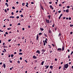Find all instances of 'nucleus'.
I'll return each mask as SVG.
<instances>
[{"label": "nucleus", "mask_w": 73, "mask_h": 73, "mask_svg": "<svg viewBox=\"0 0 73 73\" xmlns=\"http://www.w3.org/2000/svg\"><path fill=\"white\" fill-rule=\"evenodd\" d=\"M68 64H65L64 65V68H68Z\"/></svg>", "instance_id": "f257e3e1"}, {"label": "nucleus", "mask_w": 73, "mask_h": 73, "mask_svg": "<svg viewBox=\"0 0 73 73\" xmlns=\"http://www.w3.org/2000/svg\"><path fill=\"white\" fill-rule=\"evenodd\" d=\"M46 21L47 23H49V20H47V19H46Z\"/></svg>", "instance_id": "f03ea898"}, {"label": "nucleus", "mask_w": 73, "mask_h": 73, "mask_svg": "<svg viewBox=\"0 0 73 73\" xmlns=\"http://www.w3.org/2000/svg\"><path fill=\"white\" fill-rule=\"evenodd\" d=\"M64 48H65V46H64L63 45L62 48V51H64Z\"/></svg>", "instance_id": "7ed1b4c3"}, {"label": "nucleus", "mask_w": 73, "mask_h": 73, "mask_svg": "<svg viewBox=\"0 0 73 73\" xmlns=\"http://www.w3.org/2000/svg\"><path fill=\"white\" fill-rule=\"evenodd\" d=\"M50 8L51 9H52V10H53V9H54V8H53V6H52V5H50Z\"/></svg>", "instance_id": "20e7f679"}, {"label": "nucleus", "mask_w": 73, "mask_h": 73, "mask_svg": "<svg viewBox=\"0 0 73 73\" xmlns=\"http://www.w3.org/2000/svg\"><path fill=\"white\" fill-rule=\"evenodd\" d=\"M40 7L42 9V10H44V9L43 8V7L41 5H40Z\"/></svg>", "instance_id": "39448f33"}, {"label": "nucleus", "mask_w": 73, "mask_h": 73, "mask_svg": "<svg viewBox=\"0 0 73 73\" xmlns=\"http://www.w3.org/2000/svg\"><path fill=\"white\" fill-rule=\"evenodd\" d=\"M69 9H66V12H67V13H69Z\"/></svg>", "instance_id": "423d86ee"}, {"label": "nucleus", "mask_w": 73, "mask_h": 73, "mask_svg": "<svg viewBox=\"0 0 73 73\" xmlns=\"http://www.w3.org/2000/svg\"><path fill=\"white\" fill-rule=\"evenodd\" d=\"M62 50V49L61 48H58L57 49V50L58 51H60V50L61 51Z\"/></svg>", "instance_id": "0eeeda50"}, {"label": "nucleus", "mask_w": 73, "mask_h": 73, "mask_svg": "<svg viewBox=\"0 0 73 73\" xmlns=\"http://www.w3.org/2000/svg\"><path fill=\"white\" fill-rule=\"evenodd\" d=\"M41 52H45V50L44 49H43L41 50Z\"/></svg>", "instance_id": "6e6552de"}, {"label": "nucleus", "mask_w": 73, "mask_h": 73, "mask_svg": "<svg viewBox=\"0 0 73 73\" xmlns=\"http://www.w3.org/2000/svg\"><path fill=\"white\" fill-rule=\"evenodd\" d=\"M50 69L52 70V69H53V66H50Z\"/></svg>", "instance_id": "1a4fd4ad"}, {"label": "nucleus", "mask_w": 73, "mask_h": 73, "mask_svg": "<svg viewBox=\"0 0 73 73\" xmlns=\"http://www.w3.org/2000/svg\"><path fill=\"white\" fill-rule=\"evenodd\" d=\"M33 58L34 59H36V58H37V57L36 56H34L33 57Z\"/></svg>", "instance_id": "9d476101"}, {"label": "nucleus", "mask_w": 73, "mask_h": 73, "mask_svg": "<svg viewBox=\"0 0 73 73\" xmlns=\"http://www.w3.org/2000/svg\"><path fill=\"white\" fill-rule=\"evenodd\" d=\"M37 53H38V54H40V52L39 50H37Z\"/></svg>", "instance_id": "9b49d317"}, {"label": "nucleus", "mask_w": 73, "mask_h": 73, "mask_svg": "<svg viewBox=\"0 0 73 73\" xmlns=\"http://www.w3.org/2000/svg\"><path fill=\"white\" fill-rule=\"evenodd\" d=\"M5 5H7V7H8V6H9V5H8V3H6L5 4Z\"/></svg>", "instance_id": "f8f14e48"}, {"label": "nucleus", "mask_w": 73, "mask_h": 73, "mask_svg": "<svg viewBox=\"0 0 73 73\" xmlns=\"http://www.w3.org/2000/svg\"><path fill=\"white\" fill-rule=\"evenodd\" d=\"M9 18H12V19H13V18H15V17L14 16H10L9 17Z\"/></svg>", "instance_id": "ddd939ff"}, {"label": "nucleus", "mask_w": 73, "mask_h": 73, "mask_svg": "<svg viewBox=\"0 0 73 73\" xmlns=\"http://www.w3.org/2000/svg\"><path fill=\"white\" fill-rule=\"evenodd\" d=\"M41 31H44V29L41 27L40 28Z\"/></svg>", "instance_id": "4468645a"}, {"label": "nucleus", "mask_w": 73, "mask_h": 73, "mask_svg": "<svg viewBox=\"0 0 73 73\" xmlns=\"http://www.w3.org/2000/svg\"><path fill=\"white\" fill-rule=\"evenodd\" d=\"M47 17L49 19H50V15L48 16Z\"/></svg>", "instance_id": "2eb2a0df"}, {"label": "nucleus", "mask_w": 73, "mask_h": 73, "mask_svg": "<svg viewBox=\"0 0 73 73\" xmlns=\"http://www.w3.org/2000/svg\"><path fill=\"white\" fill-rule=\"evenodd\" d=\"M38 35H37V40H38Z\"/></svg>", "instance_id": "dca6fc26"}, {"label": "nucleus", "mask_w": 73, "mask_h": 73, "mask_svg": "<svg viewBox=\"0 0 73 73\" xmlns=\"http://www.w3.org/2000/svg\"><path fill=\"white\" fill-rule=\"evenodd\" d=\"M48 46H49V48H50H50H52V47H51V46H50V45L49 44L48 45Z\"/></svg>", "instance_id": "f3484780"}, {"label": "nucleus", "mask_w": 73, "mask_h": 73, "mask_svg": "<svg viewBox=\"0 0 73 73\" xmlns=\"http://www.w3.org/2000/svg\"><path fill=\"white\" fill-rule=\"evenodd\" d=\"M25 3H22L23 7V6H24V5H25Z\"/></svg>", "instance_id": "a211bd4d"}, {"label": "nucleus", "mask_w": 73, "mask_h": 73, "mask_svg": "<svg viewBox=\"0 0 73 73\" xmlns=\"http://www.w3.org/2000/svg\"><path fill=\"white\" fill-rule=\"evenodd\" d=\"M19 55H22V54H23V53H21V52L19 53Z\"/></svg>", "instance_id": "6ab92c4d"}, {"label": "nucleus", "mask_w": 73, "mask_h": 73, "mask_svg": "<svg viewBox=\"0 0 73 73\" xmlns=\"http://www.w3.org/2000/svg\"><path fill=\"white\" fill-rule=\"evenodd\" d=\"M67 8H70V6H68L67 7H66Z\"/></svg>", "instance_id": "aec40b11"}, {"label": "nucleus", "mask_w": 73, "mask_h": 73, "mask_svg": "<svg viewBox=\"0 0 73 73\" xmlns=\"http://www.w3.org/2000/svg\"><path fill=\"white\" fill-rule=\"evenodd\" d=\"M42 35V33H40L39 34V36H40V35Z\"/></svg>", "instance_id": "412c9836"}, {"label": "nucleus", "mask_w": 73, "mask_h": 73, "mask_svg": "<svg viewBox=\"0 0 73 73\" xmlns=\"http://www.w3.org/2000/svg\"><path fill=\"white\" fill-rule=\"evenodd\" d=\"M61 35V34H60V33L58 35V37L60 36Z\"/></svg>", "instance_id": "4be33fe9"}, {"label": "nucleus", "mask_w": 73, "mask_h": 73, "mask_svg": "<svg viewBox=\"0 0 73 73\" xmlns=\"http://www.w3.org/2000/svg\"><path fill=\"white\" fill-rule=\"evenodd\" d=\"M3 66L4 67V68H5V64H3Z\"/></svg>", "instance_id": "5701e85b"}, {"label": "nucleus", "mask_w": 73, "mask_h": 73, "mask_svg": "<svg viewBox=\"0 0 73 73\" xmlns=\"http://www.w3.org/2000/svg\"><path fill=\"white\" fill-rule=\"evenodd\" d=\"M44 62L43 61L41 63V64H44Z\"/></svg>", "instance_id": "b1692460"}, {"label": "nucleus", "mask_w": 73, "mask_h": 73, "mask_svg": "<svg viewBox=\"0 0 73 73\" xmlns=\"http://www.w3.org/2000/svg\"><path fill=\"white\" fill-rule=\"evenodd\" d=\"M10 29H11V28H8L7 29V30H10Z\"/></svg>", "instance_id": "393cba45"}, {"label": "nucleus", "mask_w": 73, "mask_h": 73, "mask_svg": "<svg viewBox=\"0 0 73 73\" xmlns=\"http://www.w3.org/2000/svg\"><path fill=\"white\" fill-rule=\"evenodd\" d=\"M48 68L49 66H46V69H48Z\"/></svg>", "instance_id": "a878e982"}, {"label": "nucleus", "mask_w": 73, "mask_h": 73, "mask_svg": "<svg viewBox=\"0 0 73 73\" xmlns=\"http://www.w3.org/2000/svg\"><path fill=\"white\" fill-rule=\"evenodd\" d=\"M70 26L71 27H73V25L71 24L70 25Z\"/></svg>", "instance_id": "bb28decb"}, {"label": "nucleus", "mask_w": 73, "mask_h": 73, "mask_svg": "<svg viewBox=\"0 0 73 73\" xmlns=\"http://www.w3.org/2000/svg\"><path fill=\"white\" fill-rule=\"evenodd\" d=\"M44 35L45 36V37H47V35H46V34L44 33Z\"/></svg>", "instance_id": "cd10ccee"}, {"label": "nucleus", "mask_w": 73, "mask_h": 73, "mask_svg": "<svg viewBox=\"0 0 73 73\" xmlns=\"http://www.w3.org/2000/svg\"><path fill=\"white\" fill-rule=\"evenodd\" d=\"M11 57H13V54H11Z\"/></svg>", "instance_id": "c85d7f7f"}, {"label": "nucleus", "mask_w": 73, "mask_h": 73, "mask_svg": "<svg viewBox=\"0 0 73 73\" xmlns=\"http://www.w3.org/2000/svg\"><path fill=\"white\" fill-rule=\"evenodd\" d=\"M73 53V51H72L71 53V55H72V54Z\"/></svg>", "instance_id": "c756f323"}, {"label": "nucleus", "mask_w": 73, "mask_h": 73, "mask_svg": "<svg viewBox=\"0 0 73 73\" xmlns=\"http://www.w3.org/2000/svg\"><path fill=\"white\" fill-rule=\"evenodd\" d=\"M31 4H34V2H32L31 3Z\"/></svg>", "instance_id": "7c9ffc66"}, {"label": "nucleus", "mask_w": 73, "mask_h": 73, "mask_svg": "<svg viewBox=\"0 0 73 73\" xmlns=\"http://www.w3.org/2000/svg\"><path fill=\"white\" fill-rule=\"evenodd\" d=\"M67 51L68 52H70V50L69 49H68Z\"/></svg>", "instance_id": "2f4dec72"}, {"label": "nucleus", "mask_w": 73, "mask_h": 73, "mask_svg": "<svg viewBox=\"0 0 73 73\" xmlns=\"http://www.w3.org/2000/svg\"><path fill=\"white\" fill-rule=\"evenodd\" d=\"M55 60L56 61H57V58H56L55 59Z\"/></svg>", "instance_id": "473e14b6"}, {"label": "nucleus", "mask_w": 73, "mask_h": 73, "mask_svg": "<svg viewBox=\"0 0 73 73\" xmlns=\"http://www.w3.org/2000/svg\"><path fill=\"white\" fill-rule=\"evenodd\" d=\"M44 41L45 43H47V40H45Z\"/></svg>", "instance_id": "72a5a7b5"}, {"label": "nucleus", "mask_w": 73, "mask_h": 73, "mask_svg": "<svg viewBox=\"0 0 73 73\" xmlns=\"http://www.w3.org/2000/svg\"><path fill=\"white\" fill-rule=\"evenodd\" d=\"M5 34H6V35H8V32H6Z\"/></svg>", "instance_id": "f704fd0d"}, {"label": "nucleus", "mask_w": 73, "mask_h": 73, "mask_svg": "<svg viewBox=\"0 0 73 73\" xmlns=\"http://www.w3.org/2000/svg\"><path fill=\"white\" fill-rule=\"evenodd\" d=\"M61 68V66H60L59 67V69H60Z\"/></svg>", "instance_id": "c9c22d12"}, {"label": "nucleus", "mask_w": 73, "mask_h": 73, "mask_svg": "<svg viewBox=\"0 0 73 73\" xmlns=\"http://www.w3.org/2000/svg\"><path fill=\"white\" fill-rule=\"evenodd\" d=\"M5 12H6V13H7V10H6V9H5Z\"/></svg>", "instance_id": "e433bc0d"}, {"label": "nucleus", "mask_w": 73, "mask_h": 73, "mask_svg": "<svg viewBox=\"0 0 73 73\" xmlns=\"http://www.w3.org/2000/svg\"><path fill=\"white\" fill-rule=\"evenodd\" d=\"M70 35H72V34H73V32H71L70 33Z\"/></svg>", "instance_id": "4c0bfd02"}, {"label": "nucleus", "mask_w": 73, "mask_h": 73, "mask_svg": "<svg viewBox=\"0 0 73 73\" xmlns=\"http://www.w3.org/2000/svg\"><path fill=\"white\" fill-rule=\"evenodd\" d=\"M11 41V39H9V40H8V41L9 42H10V41Z\"/></svg>", "instance_id": "58836bf2"}, {"label": "nucleus", "mask_w": 73, "mask_h": 73, "mask_svg": "<svg viewBox=\"0 0 73 73\" xmlns=\"http://www.w3.org/2000/svg\"><path fill=\"white\" fill-rule=\"evenodd\" d=\"M62 16V14H61L60 16V17H61V16Z\"/></svg>", "instance_id": "ea45409f"}, {"label": "nucleus", "mask_w": 73, "mask_h": 73, "mask_svg": "<svg viewBox=\"0 0 73 73\" xmlns=\"http://www.w3.org/2000/svg\"><path fill=\"white\" fill-rule=\"evenodd\" d=\"M70 55H68V58H70Z\"/></svg>", "instance_id": "a19ab883"}, {"label": "nucleus", "mask_w": 73, "mask_h": 73, "mask_svg": "<svg viewBox=\"0 0 73 73\" xmlns=\"http://www.w3.org/2000/svg\"><path fill=\"white\" fill-rule=\"evenodd\" d=\"M49 33H51V31H50V30H49Z\"/></svg>", "instance_id": "79ce46f5"}, {"label": "nucleus", "mask_w": 73, "mask_h": 73, "mask_svg": "<svg viewBox=\"0 0 73 73\" xmlns=\"http://www.w3.org/2000/svg\"><path fill=\"white\" fill-rule=\"evenodd\" d=\"M16 19H19V16H17V17H16Z\"/></svg>", "instance_id": "37998d69"}, {"label": "nucleus", "mask_w": 73, "mask_h": 73, "mask_svg": "<svg viewBox=\"0 0 73 73\" xmlns=\"http://www.w3.org/2000/svg\"><path fill=\"white\" fill-rule=\"evenodd\" d=\"M13 67H12V68H10V70H12V68H13Z\"/></svg>", "instance_id": "c03bdc74"}, {"label": "nucleus", "mask_w": 73, "mask_h": 73, "mask_svg": "<svg viewBox=\"0 0 73 73\" xmlns=\"http://www.w3.org/2000/svg\"><path fill=\"white\" fill-rule=\"evenodd\" d=\"M49 3L50 4H52V2H49Z\"/></svg>", "instance_id": "a18cd8bd"}, {"label": "nucleus", "mask_w": 73, "mask_h": 73, "mask_svg": "<svg viewBox=\"0 0 73 73\" xmlns=\"http://www.w3.org/2000/svg\"><path fill=\"white\" fill-rule=\"evenodd\" d=\"M61 11H58V13H61Z\"/></svg>", "instance_id": "49530a36"}, {"label": "nucleus", "mask_w": 73, "mask_h": 73, "mask_svg": "<svg viewBox=\"0 0 73 73\" xmlns=\"http://www.w3.org/2000/svg\"><path fill=\"white\" fill-rule=\"evenodd\" d=\"M21 17H23V15H21Z\"/></svg>", "instance_id": "de8ad7c7"}, {"label": "nucleus", "mask_w": 73, "mask_h": 73, "mask_svg": "<svg viewBox=\"0 0 73 73\" xmlns=\"http://www.w3.org/2000/svg\"><path fill=\"white\" fill-rule=\"evenodd\" d=\"M17 25H20V23H19Z\"/></svg>", "instance_id": "09e8293b"}, {"label": "nucleus", "mask_w": 73, "mask_h": 73, "mask_svg": "<svg viewBox=\"0 0 73 73\" xmlns=\"http://www.w3.org/2000/svg\"><path fill=\"white\" fill-rule=\"evenodd\" d=\"M12 8H13V9H15V7H12Z\"/></svg>", "instance_id": "8fccbe9b"}, {"label": "nucleus", "mask_w": 73, "mask_h": 73, "mask_svg": "<svg viewBox=\"0 0 73 73\" xmlns=\"http://www.w3.org/2000/svg\"><path fill=\"white\" fill-rule=\"evenodd\" d=\"M22 51V50L21 49H19V52H21Z\"/></svg>", "instance_id": "3c124183"}, {"label": "nucleus", "mask_w": 73, "mask_h": 73, "mask_svg": "<svg viewBox=\"0 0 73 73\" xmlns=\"http://www.w3.org/2000/svg\"><path fill=\"white\" fill-rule=\"evenodd\" d=\"M52 27H54V24H53V25L52 26Z\"/></svg>", "instance_id": "603ef678"}, {"label": "nucleus", "mask_w": 73, "mask_h": 73, "mask_svg": "<svg viewBox=\"0 0 73 73\" xmlns=\"http://www.w3.org/2000/svg\"><path fill=\"white\" fill-rule=\"evenodd\" d=\"M52 46H55V45H54V44H52Z\"/></svg>", "instance_id": "864d4df0"}, {"label": "nucleus", "mask_w": 73, "mask_h": 73, "mask_svg": "<svg viewBox=\"0 0 73 73\" xmlns=\"http://www.w3.org/2000/svg\"><path fill=\"white\" fill-rule=\"evenodd\" d=\"M69 20H71V18L70 17H69Z\"/></svg>", "instance_id": "5fc2aeb1"}, {"label": "nucleus", "mask_w": 73, "mask_h": 73, "mask_svg": "<svg viewBox=\"0 0 73 73\" xmlns=\"http://www.w3.org/2000/svg\"><path fill=\"white\" fill-rule=\"evenodd\" d=\"M55 31H57V27H55Z\"/></svg>", "instance_id": "6e6d98bb"}, {"label": "nucleus", "mask_w": 73, "mask_h": 73, "mask_svg": "<svg viewBox=\"0 0 73 73\" xmlns=\"http://www.w3.org/2000/svg\"><path fill=\"white\" fill-rule=\"evenodd\" d=\"M20 60H22V57H21L20 58Z\"/></svg>", "instance_id": "4d7b16f0"}, {"label": "nucleus", "mask_w": 73, "mask_h": 73, "mask_svg": "<svg viewBox=\"0 0 73 73\" xmlns=\"http://www.w3.org/2000/svg\"><path fill=\"white\" fill-rule=\"evenodd\" d=\"M46 44L45 43V42L44 43V46H45V45Z\"/></svg>", "instance_id": "13d9d810"}, {"label": "nucleus", "mask_w": 73, "mask_h": 73, "mask_svg": "<svg viewBox=\"0 0 73 73\" xmlns=\"http://www.w3.org/2000/svg\"><path fill=\"white\" fill-rule=\"evenodd\" d=\"M18 64H20V61H18Z\"/></svg>", "instance_id": "bf43d9fd"}, {"label": "nucleus", "mask_w": 73, "mask_h": 73, "mask_svg": "<svg viewBox=\"0 0 73 73\" xmlns=\"http://www.w3.org/2000/svg\"><path fill=\"white\" fill-rule=\"evenodd\" d=\"M13 14H14V13H13V12H12L11 13V15H13Z\"/></svg>", "instance_id": "052dcab7"}, {"label": "nucleus", "mask_w": 73, "mask_h": 73, "mask_svg": "<svg viewBox=\"0 0 73 73\" xmlns=\"http://www.w3.org/2000/svg\"><path fill=\"white\" fill-rule=\"evenodd\" d=\"M17 53L16 52H14V54H16Z\"/></svg>", "instance_id": "680f3d73"}, {"label": "nucleus", "mask_w": 73, "mask_h": 73, "mask_svg": "<svg viewBox=\"0 0 73 73\" xmlns=\"http://www.w3.org/2000/svg\"><path fill=\"white\" fill-rule=\"evenodd\" d=\"M63 12H66V11H65V10H64L63 11Z\"/></svg>", "instance_id": "e2e57ef3"}, {"label": "nucleus", "mask_w": 73, "mask_h": 73, "mask_svg": "<svg viewBox=\"0 0 73 73\" xmlns=\"http://www.w3.org/2000/svg\"><path fill=\"white\" fill-rule=\"evenodd\" d=\"M25 62H26L27 63V62H27V61L26 60H25Z\"/></svg>", "instance_id": "0e129e2a"}, {"label": "nucleus", "mask_w": 73, "mask_h": 73, "mask_svg": "<svg viewBox=\"0 0 73 73\" xmlns=\"http://www.w3.org/2000/svg\"><path fill=\"white\" fill-rule=\"evenodd\" d=\"M63 19H66V17H63Z\"/></svg>", "instance_id": "69168bd1"}, {"label": "nucleus", "mask_w": 73, "mask_h": 73, "mask_svg": "<svg viewBox=\"0 0 73 73\" xmlns=\"http://www.w3.org/2000/svg\"><path fill=\"white\" fill-rule=\"evenodd\" d=\"M26 6L27 7H28V5H26Z\"/></svg>", "instance_id": "338daca9"}, {"label": "nucleus", "mask_w": 73, "mask_h": 73, "mask_svg": "<svg viewBox=\"0 0 73 73\" xmlns=\"http://www.w3.org/2000/svg\"><path fill=\"white\" fill-rule=\"evenodd\" d=\"M50 53H51L52 52V50H51L50 52Z\"/></svg>", "instance_id": "774afa93"}]
</instances>
